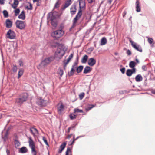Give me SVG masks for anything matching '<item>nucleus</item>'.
<instances>
[{
    "instance_id": "obj_1",
    "label": "nucleus",
    "mask_w": 155,
    "mask_h": 155,
    "mask_svg": "<svg viewBox=\"0 0 155 155\" xmlns=\"http://www.w3.org/2000/svg\"><path fill=\"white\" fill-rule=\"evenodd\" d=\"M64 31L62 29H60L52 32L51 34V35L54 38L58 39L64 35Z\"/></svg>"
},
{
    "instance_id": "obj_2",
    "label": "nucleus",
    "mask_w": 155,
    "mask_h": 155,
    "mask_svg": "<svg viewBox=\"0 0 155 155\" xmlns=\"http://www.w3.org/2000/svg\"><path fill=\"white\" fill-rule=\"evenodd\" d=\"M28 97L27 94L26 93H24L20 95V97L16 99L15 102L18 105H21L26 100Z\"/></svg>"
},
{
    "instance_id": "obj_3",
    "label": "nucleus",
    "mask_w": 155,
    "mask_h": 155,
    "mask_svg": "<svg viewBox=\"0 0 155 155\" xmlns=\"http://www.w3.org/2000/svg\"><path fill=\"white\" fill-rule=\"evenodd\" d=\"M29 146L31 150V152L34 155H37V152L35 150V142L33 140L31 137H28Z\"/></svg>"
},
{
    "instance_id": "obj_4",
    "label": "nucleus",
    "mask_w": 155,
    "mask_h": 155,
    "mask_svg": "<svg viewBox=\"0 0 155 155\" xmlns=\"http://www.w3.org/2000/svg\"><path fill=\"white\" fill-rule=\"evenodd\" d=\"M83 10H84L79 9L78 12L77 14L73 20V23L71 27L70 28V30H71L72 28H74L76 26V23L81 16L82 15V12Z\"/></svg>"
},
{
    "instance_id": "obj_5",
    "label": "nucleus",
    "mask_w": 155,
    "mask_h": 155,
    "mask_svg": "<svg viewBox=\"0 0 155 155\" xmlns=\"http://www.w3.org/2000/svg\"><path fill=\"white\" fill-rule=\"evenodd\" d=\"M54 58L52 56L46 58L41 61V65L43 67H45L49 64L51 61H53Z\"/></svg>"
},
{
    "instance_id": "obj_6",
    "label": "nucleus",
    "mask_w": 155,
    "mask_h": 155,
    "mask_svg": "<svg viewBox=\"0 0 155 155\" xmlns=\"http://www.w3.org/2000/svg\"><path fill=\"white\" fill-rule=\"evenodd\" d=\"M16 27L21 30L25 29L26 25L25 21H22L17 20L15 23Z\"/></svg>"
},
{
    "instance_id": "obj_7",
    "label": "nucleus",
    "mask_w": 155,
    "mask_h": 155,
    "mask_svg": "<svg viewBox=\"0 0 155 155\" xmlns=\"http://www.w3.org/2000/svg\"><path fill=\"white\" fill-rule=\"evenodd\" d=\"M64 54L65 52L63 50L59 48H58L55 52L54 57L56 58L61 59L64 55Z\"/></svg>"
},
{
    "instance_id": "obj_8",
    "label": "nucleus",
    "mask_w": 155,
    "mask_h": 155,
    "mask_svg": "<svg viewBox=\"0 0 155 155\" xmlns=\"http://www.w3.org/2000/svg\"><path fill=\"white\" fill-rule=\"evenodd\" d=\"M6 36L8 38L10 39H14L16 36L15 33L12 30L10 29L7 32Z\"/></svg>"
},
{
    "instance_id": "obj_9",
    "label": "nucleus",
    "mask_w": 155,
    "mask_h": 155,
    "mask_svg": "<svg viewBox=\"0 0 155 155\" xmlns=\"http://www.w3.org/2000/svg\"><path fill=\"white\" fill-rule=\"evenodd\" d=\"M29 131L34 138H35L38 134V131L37 129L36 128L32 127L30 128Z\"/></svg>"
},
{
    "instance_id": "obj_10",
    "label": "nucleus",
    "mask_w": 155,
    "mask_h": 155,
    "mask_svg": "<svg viewBox=\"0 0 155 155\" xmlns=\"http://www.w3.org/2000/svg\"><path fill=\"white\" fill-rule=\"evenodd\" d=\"M129 41L130 43L131 44L132 46L134 48L139 52H142V48H140V46L136 45V44L133 42L130 39Z\"/></svg>"
},
{
    "instance_id": "obj_11",
    "label": "nucleus",
    "mask_w": 155,
    "mask_h": 155,
    "mask_svg": "<svg viewBox=\"0 0 155 155\" xmlns=\"http://www.w3.org/2000/svg\"><path fill=\"white\" fill-rule=\"evenodd\" d=\"M73 53L71 54L70 55H69L67 60H65L63 61V63L64 64V70H65L67 65L70 61L71 59L73 58Z\"/></svg>"
},
{
    "instance_id": "obj_12",
    "label": "nucleus",
    "mask_w": 155,
    "mask_h": 155,
    "mask_svg": "<svg viewBox=\"0 0 155 155\" xmlns=\"http://www.w3.org/2000/svg\"><path fill=\"white\" fill-rule=\"evenodd\" d=\"M73 1V0H67L61 7V9L62 10H64L71 4Z\"/></svg>"
},
{
    "instance_id": "obj_13",
    "label": "nucleus",
    "mask_w": 155,
    "mask_h": 155,
    "mask_svg": "<svg viewBox=\"0 0 155 155\" xmlns=\"http://www.w3.org/2000/svg\"><path fill=\"white\" fill-rule=\"evenodd\" d=\"M38 105L41 106H45L48 104V101L46 100H44L41 98H39L38 99L37 101Z\"/></svg>"
},
{
    "instance_id": "obj_14",
    "label": "nucleus",
    "mask_w": 155,
    "mask_h": 155,
    "mask_svg": "<svg viewBox=\"0 0 155 155\" xmlns=\"http://www.w3.org/2000/svg\"><path fill=\"white\" fill-rule=\"evenodd\" d=\"M79 2V9L84 10L86 9L85 0H80Z\"/></svg>"
},
{
    "instance_id": "obj_15",
    "label": "nucleus",
    "mask_w": 155,
    "mask_h": 155,
    "mask_svg": "<svg viewBox=\"0 0 155 155\" xmlns=\"http://www.w3.org/2000/svg\"><path fill=\"white\" fill-rule=\"evenodd\" d=\"M77 63H75V64L72 66L71 70L68 73V74L69 76L70 77L74 75L75 71V69L77 68Z\"/></svg>"
},
{
    "instance_id": "obj_16",
    "label": "nucleus",
    "mask_w": 155,
    "mask_h": 155,
    "mask_svg": "<svg viewBox=\"0 0 155 155\" xmlns=\"http://www.w3.org/2000/svg\"><path fill=\"white\" fill-rule=\"evenodd\" d=\"M135 68H133L132 70L128 69L127 70L126 74L128 76H130L133 73H135Z\"/></svg>"
},
{
    "instance_id": "obj_17",
    "label": "nucleus",
    "mask_w": 155,
    "mask_h": 155,
    "mask_svg": "<svg viewBox=\"0 0 155 155\" xmlns=\"http://www.w3.org/2000/svg\"><path fill=\"white\" fill-rule=\"evenodd\" d=\"M70 13L71 14L73 15L75 14L76 12V8L75 5H72L70 8Z\"/></svg>"
},
{
    "instance_id": "obj_18",
    "label": "nucleus",
    "mask_w": 155,
    "mask_h": 155,
    "mask_svg": "<svg viewBox=\"0 0 155 155\" xmlns=\"http://www.w3.org/2000/svg\"><path fill=\"white\" fill-rule=\"evenodd\" d=\"M96 63V60L94 58H91L89 59L88 61V64L90 66L94 65Z\"/></svg>"
},
{
    "instance_id": "obj_19",
    "label": "nucleus",
    "mask_w": 155,
    "mask_h": 155,
    "mask_svg": "<svg viewBox=\"0 0 155 155\" xmlns=\"http://www.w3.org/2000/svg\"><path fill=\"white\" fill-rule=\"evenodd\" d=\"M64 110V106L62 104H59L57 107V110L58 113L61 114Z\"/></svg>"
},
{
    "instance_id": "obj_20",
    "label": "nucleus",
    "mask_w": 155,
    "mask_h": 155,
    "mask_svg": "<svg viewBox=\"0 0 155 155\" xmlns=\"http://www.w3.org/2000/svg\"><path fill=\"white\" fill-rule=\"evenodd\" d=\"M48 20L52 21L56 20V17L54 15L51 13H50L48 14Z\"/></svg>"
},
{
    "instance_id": "obj_21",
    "label": "nucleus",
    "mask_w": 155,
    "mask_h": 155,
    "mask_svg": "<svg viewBox=\"0 0 155 155\" xmlns=\"http://www.w3.org/2000/svg\"><path fill=\"white\" fill-rule=\"evenodd\" d=\"M67 144L66 142H64L61 144L60 146V148L59 149L58 153H61L62 151L65 148V146Z\"/></svg>"
},
{
    "instance_id": "obj_22",
    "label": "nucleus",
    "mask_w": 155,
    "mask_h": 155,
    "mask_svg": "<svg viewBox=\"0 0 155 155\" xmlns=\"http://www.w3.org/2000/svg\"><path fill=\"white\" fill-rule=\"evenodd\" d=\"M136 11L137 12H140L141 11L140 5L139 0H137L136 2Z\"/></svg>"
},
{
    "instance_id": "obj_23",
    "label": "nucleus",
    "mask_w": 155,
    "mask_h": 155,
    "mask_svg": "<svg viewBox=\"0 0 155 155\" xmlns=\"http://www.w3.org/2000/svg\"><path fill=\"white\" fill-rule=\"evenodd\" d=\"M12 25V22L9 19H7L6 21V27L7 28H10Z\"/></svg>"
},
{
    "instance_id": "obj_24",
    "label": "nucleus",
    "mask_w": 155,
    "mask_h": 155,
    "mask_svg": "<svg viewBox=\"0 0 155 155\" xmlns=\"http://www.w3.org/2000/svg\"><path fill=\"white\" fill-rule=\"evenodd\" d=\"M19 19L22 20H24L25 18V12L24 11H22L21 14L18 16Z\"/></svg>"
},
{
    "instance_id": "obj_25",
    "label": "nucleus",
    "mask_w": 155,
    "mask_h": 155,
    "mask_svg": "<svg viewBox=\"0 0 155 155\" xmlns=\"http://www.w3.org/2000/svg\"><path fill=\"white\" fill-rule=\"evenodd\" d=\"M19 3L18 0H14L13 3L11 5L12 7L14 9H16Z\"/></svg>"
},
{
    "instance_id": "obj_26",
    "label": "nucleus",
    "mask_w": 155,
    "mask_h": 155,
    "mask_svg": "<svg viewBox=\"0 0 155 155\" xmlns=\"http://www.w3.org/2000/svg\"><path fill=\"white\" fill-rule=\"evenodd\" d=\"M91 70V68L89 66L86 67L84 70L83 73L84 74H87L90 72Z\"/></svg>"
},
{
    "instance_id": "obj_27",
    "label": "nucleus",
    "mask_w": 155,
    "mask_h": 155,
    "mask_svg": "<svg viewBox=\"0 0 155 155\" xmlns=\"http://www.w3.org/2000/svg\"><path fill=\"white\" fill-rule=\"evenodd\" d=\"M135 79L137 82H140L142 80L143 78L141 75L138 74L136 76Z\"/></svg>"
},
{
    "instance_id": "obj_28",
    "label": "nucleus",
    "mask_w": 155,
    "mask_h": 155,
    "mask_svg": "<svg viewBox=\"0 0 155 155\" xmlns=\"http://www.w3.org/2000/svg\"><path fill=\"white\" fill-rule=\"evenodd\" d=\"M88 58V57L87 55H84L82 58L81 60V62H82V63H85L87 61Z\"/></svg>"
},
{
    "instance_id": "obj_29",
    "label": "nucleus",
    "mask_w": 155,
    "mask_h": 155,
    "mask_svg": "<svg viewBox=\"0 0 155 155\" xmlns=\"http://www.w3.org/2000/svg\"><path fill=\"white\" fill-rule=\"evenodd\" d=\"M107 42V40L105 37H103L101 40V45H105Z\"/></svg>"
},
{
    "instance_id": "obj_30",
    "label": "nucleus",
    "mask_w": 155,
    "mask_h": 155,
    "mask_svg": "<svg viewBox=\"0 0 155 155\" xmlns=\"http://www.w3.org/2000/svg\"><path fill=\"white\" fill-rule=\"evenodd\" d=\"M137 63L134 61H131L129 64V67L133 68H135L134 67L136 65Z\"/></svg>"
},
{
    "instance_id": "obj_31",
    "label": "nucleus",
    "mask_w": 155,
    "mask_h": 155,
    "mask_svg": "<svg viewBox=\"0 0 155 155\" xmlns=\"http://www.w3.org/2000/svg\"><path fill=\"white\" fill-rule=\"evenodd\" d=\"M27 151L28 150L27 148L25 147H22L20 150V152L21 153H26Z\"/></svg>"
},
{
    "instance_id": "obj_32",
    "label": "nucleus",
    "mask_w": 155,
    "mask_h": 155,
    "mask_svg": "<svg viewBox=\"0 0 155 155\" xmlns=\"http://www.w3.org/2000/svg\"><path fill=\"white\" fill-rule=\"evenodd\" d=\"M76 71L78 73H79L81 72L83 68V66H80L76 68Z\"/></svg>"
},
{
    "instance_id": "obj_33",
    "label": "nucleus",
    "mask_w": 155,
    "mask_h": 155,
    "mask_svg": "<svg viewBox=\"0 0 155 155\" xmlns=\"http://www.w3.org/2000/svg\"><path fill=\"white\" fill-rule=\"evenodd\" d=\"M24 71L23 70L21 69H20L18 72V78H19L21 77L23 74Z\"/></svg>"
},
{
    "instance_id": "obj_34",
    "label": "nucleus",
    "mask_w": 155,
    "mask_h": 155,
    "mask_svg": "<svg viewBox=\"0 0 155 155\" xmlns=\"http://www.w3.org/2000/svg\"><path fill=\"white\" fill-rule=\"evenodd\" d=\"M75 127V126H72L70 127L68 129L67 131V133H69L70 132L71 130H72L74 131L75 129L74 128Z\"/></svg>"
},
{
    "instance_id": "obj_35",
    "label": "nucleus",
    "mask_w": 155,
    "mask_h": 155,
    "mask_svg": "<svg viewBox=\"0 0 155 155\" xmlns=\"http://www.w3.org/2000/svg\"><path fill=\"white\" fill-rule=\"evenodd\" d=\"M71 149L70 147H68L67 149L65 155H71Z\"/></svg>"
},
{
    "instance_id": "obj_36",
    "label": "nucleus",
    "mask_w": 155,
    "mask_h": 155,
    "mask_svg": "<svg viewBox=\"0 0 155 155\" xmlns=\"http://www.w3.org/2000/svg\"><path fill=\"white\" fill-rule=\"evenodd\" d=\"M58 74L60 75V76L61 77L64 74V71L62 69L59 68L58 69Z\"/></svg>"
},
{
    "instance_id": "obj_37",
    "label": "nucleus",
    "mask_w": 155,
    "mask_h": 155,
    "mask_svg": "<svg viewBox=\"0 0 155 155\" xmlns=\"http://www.w3.org/2000/svg\"><path fill=\"white\" fill-rule=\"evenodd\" d=\"M52 25L55 27H56L57 23L56 20L51 21Z\"/></svg>"
},
{
    "instance_id": "obj_38",
    "label": "nucleus",
    "mask_w": 155,
    "mask_h": 155,
    "mask_svg": "<svg viewBox=\"0 0 155 155\" xmlns=\"http://www.w3.org/2000/svg\"><path fill=\"white\" fill-rule=\"evenodd\" d=\"M14 143L16 147L19 146L20 145V143L16 140H15Z\"/></svg>"
},
{
    "instance_id": "obj_39",
    "label": "nucleus",
    "mask_w": 155,
    "mask_h": 155,
    "mask_svg": "<svg viewBox=\"0 0 155 155\" xmlns=\"http://www.w3.org/2000/svg\"><path fill=\"white\" fill-rule=\"evenodd\" d=\"M94 106H95L93 105H90L88 107L86 108L85 110L87 111H88L94 107Z\"/></svg>"
},
{
    "instance_id": "obj_40",
    "label": "nucleus",
    "mask_w": 155,
    "mask_h": 155,
    "mask_svg": "<svg viewBox=\"0 0 155 155\" xmlns=\"http://www.w3.org/2000/svg\"><path fill=\"white\" fill-rule=\"evenodd\" d=\"M15 10H14V12L15 14V15L17 16L19 14L20 12V10L19 8L15 9Z\"/></svg>"
},
{
    "instance_id": "obj_41",
    "label": "nucleus",
    "mask_w": 155,
    "mask_h": 155,
    "mask_svg": "<svg viewBox=\"0 0 155 155\" xmlns=\"http://www.w3.org/2000/svg\"><path fill=\"white\" fill-rule=\"evenodd\" d=\"M83 111L82 110L78 108H75L74 109V113H83Z\"/></svg>"
},
{
    "instance_id": "obj_42",
    "label": "nucleus",
    "mask_w": 155,
    "mask_h": 155,
    "mask_svg": "<svg viewBox=\"0 0 155 155\" xmlns=\"http://www.w3.org/2000/svg\"><path fill=\"white\" fill-rule=\"evenodd\" d=\"M3 13L5 17L6 18L8 16V13L7 11L4 10Z\"/></svg>"
},
{
    "instance_id": "obj_43",
    "label": "nucleus",
    "mask_w": 155,
    "mask_h": 155,
    "mask_svg": "<svg viewBox=\"0 0 155 155\" xmlns=\"http://www.w3.org/2000/svg\"><path fill=\"white\" fill-rule=\"evenodd\" d=\"M76 115L73 114H71L70 116V117L71 120L76 118Z\"/></svg>"
},
{
    "instance_id": "obj_44",
    "label": "nucleus",
    "mask_w": 155,
    "mask_h": 155,
    "mask_svg": "<svg viewBox=\"0 0 155 155\" xmlns=\"http://www.w3.org/2000/svg\"><path fill=\"white\" fill-rule=\"evenodd\" d=\"M84 95H85V94L83 92V93H81L79 95L80 99L81 100L84 97Z\"/></svg>"
},
{
    "instance_id": "obj_45",
    "label": "nucleus",
    "mask_w": 155,
    "mask_h": 155,
    "mask_svg": "<svg viewBox=\"0 0 155 155\" xmlns=\"http://www.w3.org/2000/svg\"><path fill=\"white\" fill-rule=\"evenodd\" d=\"M79 137H79V136L78 137H77L76 138H75V139H74V140H73V141H72V142H71V141H70V142H69V143H70V145H73V143H74V141H75V140H77L78 139V138H79Z\"/></svg>"
},
{
    "instance_id": "obj_46",
    "label": "nucleus",
    "mask_w": 155,
    "mask_h": 155,
    "mask_svg": "<svg viewBox=\"0 0 155 155\" xmlns=\"http://www.w3.org/2000/svg\"><path fill=\"white\" fill-rule=\"evenodd\" d=\"M153 41V39L152 38H148V41L150 44H151Z\"/></svg>"
},
{
    "instance_id": "obj_47",
    "label": "nucleus",
    "mask_w": 155,
    "mask_h": 155,
    "mask_svg": "<svg viewBox=\"0 0 155 155\" xmlns=\"http://www.w3.org/2000/svg\"><path fill=\"white\" fill-rule=\"evenodd\" d=\"M17 70V68L16 66L13 65L12 68V70L14 72H16Z\"/></svg>"
},
{
    "instance_id": "obj_48",
    "label": "nucleus",
    "mask_w": 155,
    "mask_h": 155,
    "mask_svg": "<svg viewBox=\"0 0 155 155\" xmlns=\"http://www.w3.org/2000/svg\"><path fill=\"white\" fill-rule=\"evenodd\" d=\"M60 5V3H59L58 2H57L54 6V9L56 8L59 7Z\"/></svg>"
},
{
    "instance_id": "obj_49",
    "label": "nucleus",
    "mask_w": 155,
    "mask_h": 155,
    "mask_svg": "<svg viewBox=\"0 0 155 155\" xmlns=\"http://www.w3.org/2000/svg\"><path fill=\"white\" fill-rule=\"evenodd\" d=\"M8 133L7 131L5 134V135H4V137H3L4 140L5 141V140L7 139L8 137Z\"/></svg>"
},
{
    "instance_id": "obj_50",
    "label": "nucleus",
    "mask_w": 155,
    "mask_h": 155,
    "mask_svg": "<svg viewBox=\"0 0 155 155\" xmlns=\"http://www.w3.org/2000/svg\"><path fill=\"white\" fill-rule=\"evenodd\" d=\"M37 2L36 5L37 6H39L41 5V0H39L37 2Z\"/></svg>"
},
{
    "instance_id": "obj_51",
    "label": "nucleus",
    "mask_w": 155,
    "mask_h": 155,
    "mask_svg": "<svg viewBox=\"0 0 155 155\" xmlns=\"http://www.w3.org/2000/svg\"><path fill=\"white\" fill-rule=\"evenodd\" d=\"M43 141L44 142L45 144L47 145H48V143L47 142V141L46 139V138L45 137H43Z\"/></svg>"
},
{
    "instance_id": "obj_52",
    "label": "nucleus",
    "mask_w": 155,
    "mask_h": 155,
    "mask_svg": "<svg viewBox=\"0 0 155 155\" xmlns=\"http://www.w3.org/2000/svg\"><path fill=\"white\" fill-rule=\"evenodd\" d=\"M126 53L128 55H130L131 54V52L129 50H127Z\"/></svg>"
},
{
    "instance_id": "obj_53",
    "label": "nucleus",
    "mask_w": 155,
    "mask_h": 155,
    "mask_svg": "<svg viewBox=\"0 0 155 155\" xmlns=\"http://www.w3.org/2000/svg\"><path fill=\"white\" fill-rule=\"evenodd\" d=\"M125 69L124 68H123L120 69V71L122 74L125 73Z\"/></svg>"
},
{
    "instance_id": "obj_54",
    "label": "nucleus",
    "mask_w": 155,
    "mask_h": 155,
    "mask_svg": "<svg viewBox=\"0 0 155 155\" xmlns=\"http://www.w3.org/2000/svg\"><path fill=\"white\" fill-rule=\"evenodd\" d=\"M28 9L29 10H31L32 9V5L31 4H29V7L28 8Z\"/></svg>"
},
{
    "instance_id": "obj_55",
    "label": "nucleus",
    "mask_w": 155,
    "mask_h": 155,
    "mask_svg": "<svg viewBox=\"0 0 155 155\" xmlns=\"http://www.w3.org/2000/svg\"><path fill=\"white\" fill-rule=\"evenodd\" d=\"M73 135L72 134H70L68 135L66 137V138L69 139L70 138H71V136Z\"/></svg>"
},
{
    "instance_id": "obj_56",
    "label": "nucleus",
    "mask_w": 155,
    "mask_h": 155,
    "mask_svg": "<svg viewBox=\"0 0 155 155\" xmlns=\"http://www.w3.org/2000/svg\"><path fill=\"white\" fill-rule=\"evenodd\" d=\"M19 63L20 66H23V62L21 60L19 61Z\"/></svg>"
},
{
    "instance_id": "obj_57",
    "label": "nucleus",
    "mask_w": 155,
    "mask_h": 155,
    "mask_svg": "<svg viewBox=\"0 0 155 155\" xmlns=\"http://www.w3.org/2000/svg\"><path fill=\"white\" fill-rule=\"evenodd\" d=\"M88 3L90 4H92L94 0H87Z\"/></svg>"
},
{
    "instance_id": "obj_58",
    "label": "nucleus",
    "mask_w": 155,
    "mask_h": 155,
    "mask_svg": "<svg viewBox=\"0 0 155 155\" xmlns=\"http://www.w3.org/2000/svg\"><path fill=\"white\" fill-rule=\"evenodd\" d=\"M126 14H127V12L126 11H124V12L123 13V16L124 18L125 17V15H126Z\"/></svg>"
},
{
    "instance_id": "obj_59",
    "label": "nucleus",
    "mask_w": 155,
    "mask_h": 155,
    "mask_svg": "<svg viewBox=\"0 0 155 155\" xmlns=\"http://www.w3.org/2000/svg\"><path fill=\"white\" fill-rule=\"evenodd\" d=\"M5 0H0V4L2 5L4 3Z\"/></svg>"
},
{
    "instance_id": "obj_60",
    "label": "nucleus",
    "mask_w": 155,
    "mask_h": 155,
    "mask_svg": "<svg viewBox=\"0 0 155 155\" xmlns=\"http://www.w3.org/2000/svg\"><path fill=\"white\" fill-rule=\"evenodd\" d=\"M94 48L93 47H91L89 48V50L91 52L94 50Z\"/></svg>"
},
{
    "instance_id": "obj_61",
    "label": "nucleus",
    "mask_w": 155,
    "mask_h": 155,
    "mask_svg": "<svg viewBox=\"0 0 155 155\" xmlns=\"http://www.w3.org/2000/svg\"><path fill=\"white\" fill-rule=\"evenodd\" d=\"M107 2L110 4L112 2V0H107Z\"/></svg>"
},
{
    "instance_id": "obj_62",
    "label": "nucleus",
    "mask_w": 155,
    "mask_h": 155,
    "mask_svg": "<svg viewBox=\"0 0 155 155\" xmlns=\"http://www.w3.org/2000/svg\"><path fill=\"white\" fill-rule=\"evenodd\" d=\"M151 92L152 93L155 94V89L154 90H153Z\"/></svg>"
},
{
    "instance_id": "obj_63",
    "label": "nucleus",
    "mask_w": 155,
    "mask_h": 155,
    "mask_svg": "<svg viewBox=\"0 0 155 155\" xmlns=\"http://www.w3.org/2000/svg\"><path fill=\"white\" fill-rule=\"evenodd\" d=\"M6 152H7V153L8 155L10 153L9 150H8V149H7V150H6Z\"/></svg>"
},
{
    "instance_id": "obj_64",
    "label": "nucleus",
    "mask_w": 155,
    "mask_h": 155,
    "mask_svg": "<svg viewBox=\"0 0 155 155\" xmlns=\"http://www.w3.org/2000/svg\"><path fill=\"white\" fill-rule=\"evenodd\" d=\"M135 60H136V61L137 63H139V61L138 60V59H136Z\"/></svg>"
}]
</instances>
